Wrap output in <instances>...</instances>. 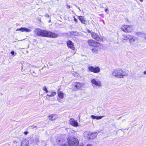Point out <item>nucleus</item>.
<instances>
[{"label":"nucleus","instance_id":"obj_1","mask_svg":"<svg viewBox=\"0 0 146 146\" xmlns=\"http://www.w3.org/2000/svg\"><path fill=\"white\" fill-rule=\"evenodd\" d=\"M33 33L37 35L43 37H47L50 38H55L58 36V35L51 32L42 30L38 28L34 30Z\"/></svg>","mask_w":146,"mask_h":146},{"label":"nucleus","instance_id":"obj_2","mask_svg":"<svg viewBox=\"0 0 146 146\" xmlns=\"http://www.w3.org/2000/svg\"><path fill=\"white\" fill-rule=\"evenodd\" d=\"M112 75L119 78H122L124 77L128 76V74L122 69H117L114 70L112 73Z\"/></svg>","mask_w":146,"mask_h":146},{"label":"nucleus","instance_id":"obj_3","mask_svg":"<svg viewBox=\"0 0 146 146\" xmlns=\"http://www.w3.org/2000/svg\"><path fill=\"white\" fill-rule=\"evenodd\" d=\"M68 143L70 146H77L79 144V141L76 138L71 137L68 140Z\"/></svg>","mask_w":146,"mask_h":146},{"label":"nucleus","instance_id":"obj_4","mask_svg":"<svg viewBox=\"0 0 146 146\" xmlns=\"http://www.w3.org/2000/svg\"><path fill=\"white\" fill-rule=\"evenodd\" d=\"M91 36L93 38L99 41H104V40L103 37H102L94 32L91 33Z\"/></svg>","mask_w":146,"mask_h":146},{"label":"nucleus","instance_id":"obj_5","mask_svg":"<svg viewBox=\"0 0 146 146\" xmlns=\"http://www.w3.org/2000/svg\"><path fill=\"white\" fill-rule=\"evenodd\" d=\"M91 81L93 86H95L98 87H101L102 86L101 81L97 78H92Z\"/></svg>","mask_w":146,"mask_h":146},{"label":"nucleus","instance_id":"obj_6","mask_svg":"<svg viewBox=\"0 0 146 146\" xmlns=\"http://www.w3.org/2000/svg\"><path fill=\"white\" fill-rule=\"evenodd\" d=\"M133 28L132 25H123L121 26V29L125 32L129 33L133 30Z\"/></svg>","mask_w":146,"mask_h":146},{"label":"nucleus","instance_id":"obj_7","mask_svg":"<svg viewBox=\"0 0 146 146\" xmlns=\"http://www.w3.org/2000/svg\"><path fill=\"white\" fill-rule=\"evenodd\" d=\"M88 69L90 71L95 73H97L100 71V69L98 66L94 67L93 66H89L88 67Z\"/></svg>","mask_w":146,"mask_h":146},{"label":"nucleus","instance_id":"obj_8","mask_svg":"<svg viewBox=\"0 0 146 146\" xmlns=\"http://www.w3.org/2000/svg\"><path fill=\"white\" fill-rule=\"evenodd\" d=\"M87 42L90 46L93 47L97 46V44L99 43V42H97L92 39L88 40Z\"/></svg>","mask_w":146,"mask_h":146},{"label":"nucleus","instance_id":"obj_9","mask_svg":"<svg viewBox=\"0 0 146 146\" xmlns=\"http://www.w3.org/2000/svg\"><path fill=\"white\" fill-rule=\"evenodd\" d=\"M137 39V38L136 37L130 35L128 39L129 43L131 44H133Z\"/></svg>","mask_w":146,"mask_h":146},{"label":"nucleus","instance_id":"obj_10","mask_svg":"<svg viewBox=\"0 0 146 146\" xmlns=\"http://www.w3.org/2000/svg\"><path fill=\"white\" fill-rule=\"evenodd\" d=\"M67 46L69 48L74 50L75 49L74 44L70 40L67 41L66 42Z\"/></svg>","mask_w":146,"mask_h":146},{"label":"nucleus","instance_id":"obj_11","mask_svg":"<svg viewBox=\"0 0 146 146\" xmlns=\"http://www.w3.org/2000/svg\"><path fill=\"white\" fill-rule=\"evenodd\" d=\"M69 123L71 125L75 127L78 126V123L73 118H71L70 119Z\"/></svg>","mask_w":146,"mask_h":146},{"label":"nucleus","instance_id":"obj_12","mask_svg":"<svg viewBox=\"0 0 146 146\" xmlns=\"http://www.w3.org/2000/svg\"><path fill=\"white\" fill-rule=\"evenodd\" d=\"M29 141L25 139H23L20 146H29Z\"/></svg>","mask_w":146,"mask_h":146},{"label":"nucleus","instance_id":"obj_13","mask_svg":"<svg viewBox=\"0 0 146 146\" xmlns=\"http://www.w3.org/2000/svg\"><path fill=\"white\" fill-rule=\"evenodd\" d=\"M98 135L97 132H90L89 139H93L95 138Z\"/></svg>","mask_w":146,"mask_h":146},{"label":"nucleus","instance_id":"obj_14","mask_svg":"<svg viewBox=\"0 0 146 146\" xmlns=\"http://www.w3.org/2000/svg\"><path fill=\"white\" fill-rule=\"evenodd\" d=\"M58 116V115L55 114H53L49 116V119L50 120L54 121L57 119Z\"/></svg>","mask_w":146,"mask_h":146},{"label":"nucleus","instance_id":"obj_15","mask_svg":"<svg viewBox=\"0 0 146 146\" xmlns=\"http://www.w3.org/2000/svg\"><path fill=\"white\" fill-rule=\"evenodd\" d=\"M20 31L22 32L25 31L28 32L31 31V30L25 27H21V28L17 29L16 30V31Z\"/></svg>","mask_w":146,"mask_h":146},{"label":"nucleus","instance_id":"obj_16","mask_svg":"<svg viewBox=\"0 0 146 146\" xmlns=\"http://www.w3.org/2000/svg\"><path fill=\"white\" fill-rule=\"evenodd\" d=\"M20 140V138L17 139L16 140H13V141L12 146H17V143H19V141Z\"/></svg>","mask_w":146,"mask_h":146},{"label":"nucleus","instance_id":"obj_17","mask_svg":"<svg viewBox=\"0 0 146 146\" xmlns=\"http://www.w3.org/2000/svg\"><path fill=\"white\" fill-rule=\"evenodd\" d=\"M130 35L128 34H123L122 35L121 39L123 40H128Z\"/></svg>","mask_w":146,"mask_h":146},{"label":"nucleus","instance_id":"obj_18","mask_svg":"<svg viewBox=\"0 0 146 146\" xmlns=\"http://www.w3.org/2000/svg\"><path fill=\"white\" fill-rule=\"evenodd\" d=\"M74 85L77 89H79L81 87L82 84L79 82H77L75 83Z\"/></svg>","mask_w":146,"mask_h":146},{"label":"nucleus","instance_id":"obj_19","mask_svg":"<svg viewBox=\"0 0 146 146\" xmlns=\"http://www.w3.org/2000/svg\"><path fill=\"white\" fill-rule=\"evenodd\" d=\"M104 116H96L94 115H91V117L94 119H101L103 117H104Z\"/></svg>","mask_w":146,"mask_h":146},{"label":"nucleus","instance_id":"obj_20","mask_svg":"<svg viewBox=\"0 0 146 146\" xmlns=\"http://www.w3.org/2000/svg\"><path fill=\"white\" fill-rule=\"evenodd\" d=\"M58 96L59 98L61 99L64 98V93L61 91H59L58 92Z\"/></svg>","mask_w":146,"mask_h":146},{"label":"nucleus","instance_id":"obj_21","mask_svg":"<svg viewBox=\"0 0 146 146\" xmlns=\"http://www.w3.org/2000/svg\"><path fill=\"white\" fill-rule=\"evenodd\" d=\"M90 132H85L84 133V137L89 139V137Z\"/></svg>","mask_w":146,"mask_h":146},{"label":"nucleus","instance_id":"obj_22","mask_svg":"<svg viewBox=\"0 0 146 146\" xmlns=\"http://www.w3.org/2000/svg\"><path fill=\"white\" fill-rule=\"evenodd\" d=\"M78 19L83 24L85 23L86 20H85L84 18L82 16H80L78 17Z\"/></svg>","mask_w":146,"mask_h":146},{"label":"nucleus","instance_id":"obj_23","mask_svg":"<svg viewBox=\"0 0 146 146\" xmlns=\"http://www.w3.org/2000/svg\"><path fill=\"white\" fill-rule=\"evenodd\" d=\"M34 143L38 145L39 144L40 141L38 137L35 138L34 140Z\"/></svg>","mask_w":146,"mask_h":146},{"label":"nucleus","instance_id":"obj_24","mask_svg":"<svg viewBox=\"0 0 146 146\" xmlns=\"http://www.w3.org/2000/svg\"><path fill=\"white\" fill-rule=\"evenodd\" d=\"M56 94V92L54 91H52L51 92L50 94H47V96H53L55 95Z\"/></svg>","mask_w":146,"mask_h":146},{"label":"nucleus","instance_id":"obj_25","mask_svg":"<svg viewBox=\"0 0 146 146\" xmlns=\"http://www.w3.org/2000/svg\"><path fill=\"white\" fill-rule=\"evenodd\" d=\"M70 33L71 35L74 36H78L79 35L78 32L76 31H72L70 32Z\"/></svg>","mask_w":146,"mask_h":146},{"label":"nucleus","instance_id":"obj_26","mask_svg":"<svg viewBox=\"0 0 146 146\" xmlns=\"http://www.w3.org/2000/svg\"><path fill=\"white\" fill-rule=\"evenodd\" d=\"M92 51L94 53H96L98 52V50L96 48H92Z\"/></svg>","mask_w":146,"mask_h":146},{"label":"nucleus","instance_id":"obj_27","mask_svg":"<svg viewBox=\"0 0 146 146\" xmlns=\"http://www.w3.org/2000/svg\"><path fill=\"white\" fill-rule=\"evenodd\" d=\"M43 90L45 91L46 93L48 92V91L46 86H44L43 88Z\"/></svg>","mask_w":146,"mask_h":146},{"label":"nucleus","instance_id":"obj_28","mask_svg":"<svg viewBox=\"0 0 146 146\" xmlns=\"http://www.w3.org/2000/svg\"><path fill=\"white\" fill-rule=\"evenodd\" d=\"M73 74L75 77H78L79 76V74H77L76 73H73Z\"/></svg>","mask_w":146,"mask_h":146},{"label":"nucleus","instance_id":"obj_29","mask_svg":"<svg viewBox=\"0 0 146 146\" xmlns=\"http://www.w3.org/2000/svg\"><path fill=\"white\" fill-rule=\"evenodd\" d=\"M11 53L12 55H13L14 56L16 54V52L15 53V52L13 51H11Z\"/></svg>","mask_w":146,"mask_h":146},{"label":"nucleus","instance_id":"obj_30","mask_svg":"<svg viewBox=\"0 0 146 146\" xmlns=\"http://www.w3.org/2000/svg\"><path fill=\"white\" fill-rule=\"evenodd\" d=\"M141 35L142 36H143L144 38V39L146 40V35L144 33H142Z\"/></svg>","mask_w":146,"mask_h":146},{"label":"nucleus","instance_id":"obj_31","mask_svg":"<svg viewBox=\"0 0 146 146\" xmlns=\"http://www.w3.org/2000/svg\"><path fill=\"white\" fill-rule=\"evenodd\" d=\"M86 30H87V32L88 33H90L91 34V33L92 32H91V31L90 30H89L88 29H87Z\"/></svg>","mask_w":146,"mask_h":146},{"label":"nucleus","instance_id":"obj_32","mask_svg":"<svg viewBox=\"0 0 146 146\" xmlns=\"http://www.w3.org/2000/svg\"><path fill=\"white\" fill-rule=\"evenodd\" d=\"M29 132L28 131H25L24 132V134L25 135H27L28 134V133Z\"/></svg>","mask_w":146,"mask_h":146},{"label":"nucleus","instance_id":"obj_33","mask_svg":"<svg viewBox=\"0 0 146 146\" xmlns=\"http://www.w3.org/2000/svg\"><path fill=\"white\" fill-rule=\"evenodd\" d=\"M74 17V21L75 22H77V19L76 18H75Z\"/></svg>","mask_w":146,"mask_h":146},{"label":"nucleus","instance_id":"obj_34","mask_svg":"<svg viewBox=\"0 0 146 146\" xmlns=\"http://www.w3.org/2000/svg\"><path fill=\"white\" fill-rule=\"evenodd\" d=\"M86 146H93V145L91 144H88Z\"/></svg>","mask_w":146,"mask_h":146},{"label":"nucleus","instance_id":"obj_35","mask_svg":"<svg viewBox=\"0 0 146 146\" xmlns=\"http://www.w3.org/2000/svg\"><path fill=\"white\" fill-rule=\"evenodd\" d=\"M45 17H49V16L47 14L45 15Z\"/></svg>","mask_w":146,"mask_h":146},{"label":"nucleus","instance_id":"obj_36","mask_svg":"<svg viewBox=\"0 0 146 146\" xmlns=\"http://www.w3.org/2000/svg\"><path fill=\"white\" fill-rule=\"evenodd\" d=\"M61 146H66V145L64 144H63L61 145Z\"/></svg>","mask_w":146,"mask_h":146},{"label":"nucleus","instance_id":"obj_37","mask_svg":"<svg viewBox=\"0 0 146 146\" xmlns=\"http://www.w3.org/2000/svg\"><path fill=\"white\" fill-rule=\"evenodd\" d=\"M67 7L68 8H70V5H68L67 6Z\"/></svg>","mask_w":146,"mask_h":146},{"label":"nucleus","instance_id":"obj_38","mask_svg":"<svg viewBox=\"0 0 146 146\" xmlns=\"http://www.w3.org/2000/svg\"><path fill=\"white\" fill-rule=\"evenodd\" d=\"M108 9H105V11L106 12H107V11H108Z\"/></svg>","mask_w":146,"mask_h":146},{"label":"nucleus","instance_id":"obj_39","mask_svg":"<svg viewBox=\"0 0 146 146\" xmlns=\"http://www.w3.org/2000/svg\"><path fill=\"white\" fill-rule=\"evenodd\" d=\"M143 74L145 75L146 74V70L144 72Z\"/></svg>","mask_w":146,"mask_h":146},{"label":"nucleus","instance_id":"obj_40","mask_svg":"<svg viewBox=\"0 0 146 146\" xmlns=\"http://www.w3.org/2000/svg\"><path fill=\"white\" fill-rule=\"evenodd\" d=\"M76 7L77 8H78V9H79V8H79V7H78L77 6V5H76Z\"/></svg>","mask_w":146,"mask_h":146},{"label":"nucleus","instance_id":"obj_41","mask_svg":"<svg viewBox=\"0 0 146 146\" xmlns=\"http://www.w3.org/2000/svg\"><path fill=\"white\" fill-rule=\"evenodd\" d=\"M61 140H58V142H60V141Z\"/></svg>","mask_w":146,"mask_h":146},{"label":"nucleus","instance_id":"obj_42","mask_svg":"<svg viewBox=\"0 0 146 146\" xmlns=\"http://www.w3.org/2000/svg\"><path fill=\"white\" fill-rule=\"evenodd\" d=\"M80 11H81V10L80 9V8H79V9H78Z\"/></svg>","mask_w":146,"mask_h":146},{"label":"nucleus","instance_id":"obj_43","mask_svg":"<svg viewBox=\"0 0 146 146\" xmlns=\"http://www.w3.org/2000/svg\"><path fill=\"white\" fill-rule=\"evenodd\" d=\"M80 146H83V145H80Z\"/></svg>","mask_w":146,"mask_h":146}]
</instances>
